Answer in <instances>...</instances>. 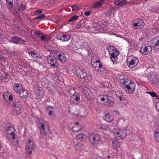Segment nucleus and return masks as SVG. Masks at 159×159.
Segmentation results:
<instances>
[{"label": "nucleus", "mask_w": 159, "mask_h": 159, "mask_svg": "<svg viewBox=\"0 0 159 159\" xmlns=\"http://www.w3.org/2000/svg\"><path fill=\"white\" fill-rule=\"evenodd\" d=\"M106 0H100V1L96 2L93 5V7L94 8H98L100 7L106 2Z\"/></svg>", "instance_id": "obj_25"}, {"label": "nucleus", "mask_w": 159, "mask_h": 159, "mask_svg": "<svg viewBox=\"0 0 159 159\" xmlns=\"http://www.w3.org/2000/svg\"><path fill=\"white\" fill-rule=\"evenodd\" d=\"M103 119L108 122H111L113 120L114 115L112 114V112H108L106 113Z\"/></svg>", "instance_id": "obj_18"}, {"label": "nucleus", "mask_w": 159, "mask_h": 159, "mask_svg": "<svg viewBox=\"0 0 159 159\" xmlns=\"http://www.w3.org/2000/svg\"><path fill=\"white\" fill-rule=\"evenodd\" d=\"M82 26L80 24H77L76 26V28L77 29H80L82 28Z\"/></svg>", "instance_id": "obj_55"}, {"label": "nucleus", "mask_w": 159, "mask_h": 159, "mask_svg": "<svg viewBox=\"0 0 159 159\" xmlns=\"http://www.w3.org/2000/svg\"><path fill=\"white\" fill-rule=\"evenodd\" d=\"M133 26L136 28V29H137V28H138V23H135L133 24Z\"/></svg>", "instance_id": "obj_59"}, {"label": "nucleus", "mask_w": 159, "mask_h": 159, "mask_svg": "<svg viewBox=\"0 0 159 159\" xmlns=\"http://www.w3.org/2000/svg\"><path fill=\"white\" fill-rule=\"evenodd\" d=\"M20 112V110H12V111H11V113L14 115H18Z\"/></svg>", "instance_id": "obj_42"}, {"label": "nucleus", "mask_w": 159, "mask_h": 159, "mask_svg": "<svg viewBox=\"0 0 159 159\" xmlns=\"http://www.w3.org/2000/svg\"><path fill=\"white\" fill-rule=\"evenodd\" d=\"M56 38L57 39L61 40H62V34L61 35H60L57 36Z\"/></svg>", "instance_id": "obj_56"}, {"label": "nucleus", "mask_w": 159, "mask_h": 159, "mask_svg": "<svg viewBox=\"0 0 159 159\" xmlns=\"http://www.w3.org/2000/svg\"><path fill=\"white\" fill-rule=\"evenodd\" d=\"M12 105L15 109H21L22 108L21 103L19 101L14 100L12 103Z\"/></svg>", "instance_id": "obj_24"}, {"label": "nucleus", "mask_w": 159, "mask_h": 159, "mask_svg": "<svg viewBox=\"0 0 159 159\" xmlns=\"http://www.w3.org/2000/svg\"><path fill=\"white\" fill-rule=\"evenodd\" d=\"M154 136L156 140L159 143V129H156L154 131Z\"/></svg>", "instance_id": "obj_31"}, {"label": "nucleus", "mask_w": 159, "mask_h": 159, "mask_svg": "<svg viewBox=\"0 0 159 159\" xmlns=\"http://www.w3.org/2000/svg\"><path fill=\"white\" fill-rule=\"evenodd\" d=\"M3 98L5 99H6L7 98H8L9 100L10 101H11L13 99L12 96L11 95H9L8 97L7 95V93H4L3 94Z\"/></svg>", "instance_id": "obj_38"}, {"label": "nucleus", "mask_w": 159, "mask_h": 159, "mask_svg": "<svg viewBox=\"0 0 159 159\" xmlns=\"http://www.w3.org/2000/svg\"><path fill=\"white\" fill-rule=\"evenodd\" d=\"M158 80L157 79L156 77H155L153 78L152 80V83L154 84H157V82H158Z\"/></svg>", "instance_id": "obj_49"}, {"label": "nucleus", "mask_w": 159, "mask_h": 159, "mask_svg": "<svg viewBox=\"0 0 159 159\" xmlns=\"http://www.w3.org/2000/svg\"><path fill=\"white\" fill-rule=\"evenodd\" d=\"M135 88V84L132 80V82L126 86L123 89L126 92L130 94H132L134 91Z\"/></svg>", "instance_id": "obj_1"}, {"label": "nucleus", "mask_w": 159, "mask_h": 159, "mask_svg": "<svg viewBox=\"0 0 159 159\" xmlns=\"http://www.w3.org/2000/svg\"><path fill=\"white\" fill-rule=\"evenodd\" d=\"M113 146L116 150H117L120 147V144L116 140L112 142Z\"/></svg>", "instance_id": "obj_30"}, {"label": "nucleus", "mask_w": 159, "mask_h": 159, "mask_svg": "<svg viewBox=\"0 0 159 159\" xmlns=\"http://www.w3.org/2000/svg\"><path fill=\"white\" fill-rule=\"evenodd\" d=\"M147 93L149 94L152 97H157V95L156 93L154 92H148Z\"/></svg>", "instance_id": "obj_48"}, {"label": "nucleus", "mask_w": 159, "mask_h": 159, "mask_svg": "<svg viewBox=\"0 0 159 159\" xmlns=\"http://www.w3.org/2000/svg\"><path fill=\"white\" fill-rule=\"evenodd\" d=\"M102 65L101 64H99L97 67H99L100 69H98V71L100 72H103L105 70V69L102 67Z\"/></svg>", "instance_id": "obj_45"}, {"label": "nucleus", "mask_w": 159, "mask_h": 159, "mask_svg": "<svg viewBox=\"0 0 159 159\" xmlns=\"http://www.w3.org/2000/svg\"><path fill=\"white\" fill-rule=\"evenodd\" d=\"M52 113H53L52 111H49V112H48V115L49 116H51L52 115Z\"/></svg>", "instance_id": "obj_61"}, {"label": "nucleus", "mask_w": 159, "mask_h": 159, "mask_svg": "<svg viewBox=\"0 0 159 159\" xmlns=\"http://www.w3.org/2000/svg\"><path fill=\"white\" fill-rule=\"evenodd\" d=\"M45 17V15L43 14H42L34 18V20H36L38 19H41Z\"/></svg>", "instance_id": "obj_44"}, {"label": "nucleus", "mask_w": 159, "mask_h": 159, "mask_svg": "<svg viewBox=\"0 0 159 159\" xmlns=\"http://www.w3.org/2000/svg\"><path fill=\"white\" fill-rule=\"evenodd\" d=\"M142 48H141L140 51L142 52L144 54H148L151 53L152 52V48L150 46L145 47L142 50Z\"/></svg>", "instance_id": "obj_21"}, {"label": "nucleus", "mask_w": 159, "mask_h": 159, "mask_svg": "<svg viewBox=\"0 0 159 159\" xmlns=\"http://www.w3.org/2000/svg\"><path fill=\"white\" fill-rule=\"evenodd\" d=\"M158 37H156L155 38V39L157 40V41H154V42L153 43V44H154V48L157 49L159 48V40L158 39Z\"/></svg>", "instance_id": "obj_36"}, {"label": "nucleus", "mask_w": 159, "mask_h": 159, "mask_svg": "<svg viewBox=\"0 0 159 159\" xmlns=\"http://www.w3.org/2000/svg\"><path fill=\"white\" fill-rule=\"evenodd\" d=\"M43 34L39 30L34 31V34L35 35L36 37L39 38L40 39Z\"/></svg>", "instance_id": "obj_34"}, {"label": "nucleus", "mask_w": 159, "mask_h": 159, "mask_svg": "<svg viewBox=\"0 0 159 159\" xmlns=\"http://www.w3.org/2000/svg\"><path fill=\"white\" fill-rule=\"evenodd\" d=\"M106 104L109 106H114L115 105L114 100L113 98L111 96L107 97L106 99Z\"/></svg>", "instance_id": "obj_19"}, {"label": "nucleus", "mask_w": 159, "mask_h": 159, "mask_svg": "<svg viewBox=\"0 0 159 159\" xmlns=\"http://www.w3.org/2000/svg\"><path fill=\"white\" fill-rule=\"evenodd\" d=\"M34 143L32 140H28L27 143H26V150L29 154L32 153V150L34 149Z\"/></svg>", "instance_id": "obj_10"}, {"label": "nucleus", "mask_w": 159, "mask_h": 159, "mask_svg": "<svg viewBox=\"0 0 159 159\" xmlns=\"http://www.w3.org/2000/svg\"><path fill=\"white\" fill-rule=\"evenodd\" d=\"M152 12L159 13V8L158 7H152L150 9Z\"/></svg>", "instance_id": "obj_40"}, {"label": "nucleus", "mask_w": 159, "mask_h": 159, "mask_svg": "<svg viewBox=\"0 0 159 159\" xmlns=\"http://www.w3.org/2000/svg\"><path fill=\"white\" fill-rule=\"evenodd\" d=\"M30 56L32 57L33 59H34L35 60H38V59L40 58L41 56L39 55L37 53L35 52L34 51H30L28 53Z\"/></svg>", "instance_id": "obj_23"}, {"label": "nucleus", "mask_w": 159, "mask_h": 159, "mask_svg": "<svg viewBox=\"0 0 159 159\" xmlns=\"http://www.w3.org/2000/svg\"><path fill=\"white\" fill-rule=\"evenodd\" d=\"M38 85H36L34 89L35 94L36 96L38 99H40L43 97V92L42 90L41 87H38Z\"/></svg>", "instance_id": "obj_6"}, {"label": "nucleus", "mask_w": 159, "mask_h": 159, "mask_svg": "<svg viewBox=\"0 0 159 159\" xmlns=\"http://www.w3.org/2000/svg\"><path fill=\"white\" fill-rule=\"evenodd\" d=\"M105 98H101V101H104L105 100Z\"/></svg>", "instance_id": "obj_63"}, {"label": "nucleus", "mask_w": 159, "mask_h": 159, "mask_svg": "<svg viewBox=\"0 0 159 159\" xmlns=\"http://www.w3.org/2000/svg\"><path fill=\"white\" fill-rule=\"evenodd\" d=\"M26 4H21L18 7V10L20 11H24L26 9Z\"/></svg>", "instance_id": "obj_37"}, {"label": "nucleus", "mask_w": 159, "mask_h": 159, "mask_svg": "<svg viewBox=\"0 0 159 159\" xmlns=\"http://www.w3.org/2000/svg\"><path fill=\"white\" fill-rule=\"evenodd\" d=\"M156 109H159V102L156 103Z\"/></svg>", "instance_id": "obj_58"}, {"label": "nucleus", "mask_w": 159, "mask_h": 159, "mask_svg": "<svg viewBox=\"0 0 159 159\" xmlns=\"http://www.w3.org/2000/svg\"><path fill=\"white\" fill-rule=\"evenodd\" d=\"M156 120L157 124V125L159 127V115H157L156 116Z\"/></svg>", "instance_id": "obj_51"}, {"label": "nucleus", "mask_w": 159, "mask_h": 159, "mask_svg": "<svg viewBox=\"0 0 159 159\" xmlns=\"http://www.w3.org/2000/svg\"><path fill=\"white\" fill-rule=\"evenodd\" d=\"M39 123L41 124V126L39 127V129L40 132V134L43 136L45 135L47 136H49L50 132L49 128L48 127L47 129L45 128L46 125L44 122H41V121H39Z\"/></svg>", "instance_id": "obj_2"}, {"label": "nucleus", "mask_w": 159, "mask_h": 159, "mask_svg": "<svg viewBox=\"0 0 159 159\" xmlns=\"http://www.w3.org/2000/svg\"><path fill=\"white\" fill-rule=\"evenodd\" d=\"M139 63L138 59L136 57H134L128 63V65L130 68H131L135 67L137 66Z\"/></svg>", "instance_id": "obj_17"}, {"label": "nucleus", "mask_w": 159, "mask_h": 159, "mask_svg": "<svg viewBox=\"0 0 159 159\" xmlns=\"http://www.w3.org/2000/svg\"><path fill=\"white\" fill-rule=\"evenodd\" d=\"M104 14L106 15L108 17H111L112 16L110 12L108 11H105L104 12Z\"/></svg>", "instance_id": "obj_47"}, {"label": "nucleus", "mask_w": 159, "mask_h": 159, "mask_svg": "<svg viewBox=\"0 0 159 159\" xmlns=\"http://www.w3.org/2000/svg\"><path fill=\"white\" fill-rule=\"evenodd\" d=\"M119 53L118 51H117L116 50L111 54L109 53V55L110 56V59L114 64L116 63L117 62L116 60L118 59L117 56L119 55Z\"/></svg>", "instance_id": "obj_15"}, {"label": "nucleus", "mask_w": 159, "mask_h": 159, "mask_svg": "<svg viewBox=\"0 0 159 159\" xmlns=\"http://www.w3.org/2000/svg\"><path fill=\"white\" fill-rule=\"evenodd\" d=\"M46 109H52L54 108L52 106H46Z\"/></svg>", "instance_id": "obj_54"}, {"label": "nucleus", "mask_w": 159, "mask_h": 159, "mask_svg": "<svg viewBox=\"0 0 159 159\" xmlns=\"http://www.w3.org/2000/svg\"><path fill=\"white\" fill-rule=\"evenodd\" d=\"M127 130L123 128L119 129L118 131L114 132L115 135L120 138V139H124L126 135Z\"/></svg>", "instance_id": "obj_7"}, {"label": "nucleus", "mask_w": 159, "mask_h": 159, "mask_svg": "<svg viewBox=\"0 0 159 159\" xmlns=\"http://www.w3.org/2000/svg\"><path fill=\"white\" fill-rule=\"evenodd\" d=\"M23 87L21 84L16 83L13 85V89L15 92L18 94L20 91L22 89Z\"/></svg>", "instance_id": "obj_20"}, {"label": "nucleus", "mask_w": 159, "mask_h": 159, "mask_svg": "<svg viewBox=\"0 0 159 159\" xmlns=\"http://www.w3.org/2000/svg\"><path fill=\"white\" fill-rule=\"evenodd\" d=\"M96 25L97 26H96L95 29L96 30H100L101 29V27L100 25L99 24H98V23Z\"/></svg>", "instance_id": "obj_52"}, {"label": "nucleus", "mask_w": 159, "mask_h": 159, "mask_svg": "<svg viewBox=\"0 0 159 159\" xmlns=\"http://www.w3.org/2000/svg\"><path fill=\"white\" fill-rule=\"evenodd\" d=\"M0 78L2 80H5L7 79L8 77V74L6 72H2V73H0Z\"/></svg>", "instance_id": "obj_28"}, {"label": "nucleus", "mask_w": 159, "mask_h": 159, "mask_svg": "<svg viewBox=\"0 0 159 159\" xmlns=\"http://www.w3.org/2000/svg\"><path fill=\"white\" fill-rule=\"evenodd\" d=\"M83 93L85 97L88 99L92 95V91L87 87L84 88L82 89Z\"/></svg>", "instance_id": "obj_11"}, {"label": "nucleus", "mask_w": 159, "mask_h": 159, "mask_svg": "<svg viewBox=\"0 0 159 159\" xmlns=\"http://www.w3.org/2000/svg\"><path fill=\"white\" fill-rule=\"evenodd\" d=\"M85 137V135L83 133H80L76 136L77 139H83Z\"/></svg>", "instance_id": "obj_39"}, {"label": "nucleus", "mask_w": 159, "mask_h": 159, "mask_svg": "<svg viewBox=\"0 0 159 159\" xmlns=\"http://www.w3.org/2000/svg\"><path fill=\"white\" fill-rule=\"evenodd\" d=\"M80 6L77 4H74L72 5L71 8L73 11H76L78 9Z\"/></svg>", "instance_id": "obj_41"}, {"label": "nucleus", "mask_w": 159, "mask_h": 159, "mask_svg": "<svg viewBox=\"0 0 159 159\" xmlns=\"http://www.w3.org/2000/svg\"><path fill=\"white\" fill-rule=\"evenodd\" d=\"M81 111L80 112L76 110H69V114L70 115L72 116H77L79 115V116L81 117H85L87 115V112L85 111L82 112Z\"/></svg>", "instance_id": "obj_8"}, {"label": "nucleus", "mask_w": 159, "mask_h": 159, "mask_svg": "<svg viewBox=\"0 0 159 159\" xmlns=\"http://www.w3.org/2000/svg\"><path fill=\"white\" fill-rule=\"evenodd\" d=\"M91 12V11H85L84 12V15L86 16H89L90 15Z\"/></svg>", "instance_id": "obj_53"}, {"label": "nucleus", "mask_w": 159, "mask_h": 159, "mask_svg": "<svg viewBox=\"0 0 159 159\" xmlns=\"http://www.w3.org/2000/svg\"><path fill=\"white\" fill-rule=\"evenodd\" d=\"M89 140L91 143L94 146L98 143V141L100 140V137L98 134H95L93 135H90L89 137Z\"/></svg>", "instance_id": "obj_5"}, {"label": "nucleus", "mask_w": 159, "mask_h": 159, "mask_svg": "<svg viewBox=\"0 0 159 159\" xmlns=\"http://www.w3.org/2000/svg\"><path fill=\"white\" fill-rule=\"evenodd\" d=\"M20 97L22 98H25L27 97L28 95V93L27 91L23 87L20 91L18 94Z\"/></svg>", "instance_id": "obj_22"}, {"label": "nucleus", "mask_w": 159, "mask_h": 159, "mask_svg": "<svg viewBox=\"0 0 159 159\" xmlns=\"http://www.w3.org/2000/svg\"><path fill=\"white\" fill-rule=\"evenodd\" d=\"M138 27L137 28V29H140L143 28V27L144 23L142 20H140L137 22Z\"/></svg>", "instance_id": "obj_33"}, {"label": "nucleus", "mask_w": 159, "mask_h": 159, "mask_svg": "<svg viewBox=\"0 0 159 159\" xmlns=\"http://www.w3.org/2000/svg\"><path fill=\"white\" fill-rule=\"evenodd\" d=\"M114 4L119 6H122L127 4V2L126 0H116L114 2Z\"/></svg>", "instance_id": "obj_26"}, {"label": "nucleus", "mask_w": 159, "mask_h": 159, "mask_svg": "<svg viewBox=\"0 0 159 159\" xmlns=\"http://www.w3.org/2000/svg\"><path fill=\"white\" fill-rule=\"evenodd\" d=\"M53 51V52H52L54 53V56L56 57L58 60L62 63H64L66 61V59L64 54L58 51Z\"/></svg>", "instance_id": "obj_3"}, {"label": "nucleus", "mask_w": 159, "mask_h": 159, "mask_svg": "<svg viewBox=\"0 0 159 159\" xmlns=\"http://www.w3.org/2000/svg\"><path fill=\"white\" fill-rule=\"evenodd\" d=\"M4 59L3 57L0 54V60H3Z\"/></svg>", "instance_id": "obj_64"}, {"label": "nucleus", "mask_w": 159, "mask_h": 159, "mask_svg": "<svg viewBox=\"0 0 159 159\" xmlns=\"http://www.w3.org/2000/svg\"><path fill=\"white\" fill-rule=\"evenodd\" d=\"M50 37L45 34H43V35L41 37L40 39L41 41L44 42H47L50 40Z\"/></svg>", "instance_id": "obj_27"}, {"label": "nucleus", "mask_w": 159, "mask_h": 159, "mask_svg": "<svg viewBox=\"0 0 159 159\" xmlns=\"http://www.w3.org/2000/svg\"><path fill=\"white\" fill-rule=\"evenodd\" d=\"M47 63L50 65L51 67H57L59 66L57 59L52 56L48 55L47 57Z\"/></svg>", "instance_id": "obj_4"}, {"label": "nucleus", "mask_w": 159, "mask_h": 159, "mask_svg": "<svg viewBox=\"0 0 159 159\" xmlns=\"http://www.w3.org/2000/svg\"><path fill=\"white\" fill-rule=\"evenodd\" d=\"M115 94L116 96L119 98L120 101L122 100V94L121 91L120 90L116 91L115 92Z\"/></svg>", "instance_id": "obj_35"}, {"label": "nucleus", "mask_w": 159, "mask_h": 159, "mask_svg": "<svg viewBox=\"0 0 159 159\" xmlns=\"http://www.w3.org/2000/svg\"><path fill=\"white\" fill-rule=\"evenodd\" d=\"M97 22H94L93 24L92 25H93V26L94 28L95 29L96 26H97L96 24H97Z\"/></svg>", "instance_id": "obj_60"}, {"label": "nucleus", "mask_w": 159, "mask_h": 159, "mask_svg": "<svg viewBox=\"0 0 159 159\" xmlns=\"http://www.w3.org/2000/svg\"><path fill=\"white\" fill-rule=\"evenodd\" d=\"M6 132L7 134H10L11 136L12 139L15 140V129L14 127L9 126L7 127L6 129Z\"/></svg>", "instance_id": "obj_16"}, {"label": "nucleus", "mask_w": 159, "mask_h": 159, "mask_svg": "<svg viewBox=\"0 0 159 159\" xmlns=\"http://www.w3.org/2000/svg\"><path fill=\"white\" fill-rule=\"evenodd\" d=\"M78 17L79 16H78L74 15L68 20V21L71 22L75 20H77Z\"/></svg>", "instance_id": "obj_43"}, {"label": "nucleus", "mask_w": 159, "mask_h": 159, "mask_svg": "<svg viewBox=\"0 0 159 159\" xmlns=\"http://www.w3.org/2000/svg\"><path fill=\"white\" fill-rule=\"evenodd\" d=\"M131 82H132V80L127 78L124 77L120 79L119 82L121 87L123 89L124 87L129 84Z\"/></svg>", "instance_id": "obj_14"}, {"label": "nucleus", "mask_w": 159, "mask_h": 159, "mask_svg": "<svg viewBox=\"0 0 159 159\" xmlns=\"http://www.w3.org/2000/svg\"><path fill=\"white\" fill-rule=\"evenodd\" d=\"M70 39V36L68 34H62V41H68Z\"/></svg>", "instance_id": "obj_29"}, {"label": "nucleus", "mask_w": 159, "mask_h": 159, "mask_svg": "<svg viewBox=\"0 0 159 159\" xmlns=\"http://www.w3.org/2000/svg\"><path fill=\"white\" fill-rule=\"evenodd\" d=\"M80 95L77 92L75 93L71 97L70 101L71 104L75 103L80 99Z\"/></svg>", "instance_id": "obj_12"}, {"label": "nucleus", "mask_w": 159, "mask_h": 159, "mask_svg": "<svg viewBox=\"0 0 159 159\" xmlns=\"http://www.w3.org/2000/svg\"><path fill=\"white\" fill-rule=\"evenodd\" d=\"M112 114L115 116L114 117L117 116H119L120 115L119 111L117 110L113 111L112 112Z\"/></svg>", "instance_id": "obj_46"}, {"label": "nucleus", "mask_w": 159, "mask_h": 159, "mask_svg": "<svg viewBox=\"0 0 159 159\" xmlns=\"http://www.w3.org/2000/svg\"><path fill=\"white\" fill-rule=\"evenodd\" d=\"M6 4L10 9H11L13 7V0H6Z\"/></svg>", "instance_id": "obj_32"}, {"label": "nucleus", "mask_w": 159, "mask_h": 159, "mask_svg": "<svg viewBox=\"0 0 159 159\" xmlns=\"http://www.w3.org/2000/svg\"><path fill=\"white\" fill-rule=\"evenodd\" d=\"M76 73L78 77L80 79H84L87 76V73L84 69L78 68L76 70Z\"/></svg>", "instance_id": "obj_9"}, {"label": "nucleus", "mask_w": 159, "mask_h": 159, "mask_svg": "<svg viewBox=\"0 0 159 159\" xmlns=\"http://www.w3.org/2000/svg\"><path fill=\"white\" fill-rule=\"evenodd\" d=\"M47 89L48 90V92L50 93H52V90L49 87H48Z\"/></svg>", "instance_id": "obj_57"}, {"label": "nucleus", "mask_w": 159, "mask_h": 159, "mask_svg": "<svg viewBox=\"0 0 159 159\" xmlns=\"http://www.w3.org/2000/svg\"><path fill=\"white\" fill-rule=\"evenodd\" d=\"M11 42L14 44H18L25 42V40L18 36H13L11 39Z\"/></svg>", "instance_id": "obj_13"}, {"label": "nucleus", "mask_w": 159, "mask_h": 159, "mask_svg": "<svg viewBox=\"0 0 159 159\" xmlns=\"http://www.w3.org/2000/svg\"><path fill=\"white\" fill-rule=\"evenodd\" d=\"M111 48H113V49H114V46H112V47H111V46H109V47L108 48V47L107 48L108 50L110 48V49H111Z\"/></svg>", "instance_id": "obj_62"}, {"label": "nucleus", "mask_w": 159, "mask_h": 159, "mask_svg": "<svg viewBox=\"0 0 159 159\" xmlns=\"http://www.w3.org/2000/svg\"><path fill=\"white\" fill-rule=\"evenodd\" d=\"M42 12H43V11L41 10H40V9L37 10L35 11L34 14L36 15H37L39 14H40V13H42Z\"/></svg>", "instance_id": "obj_50"}]
</instances>
